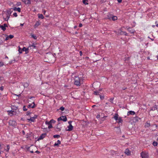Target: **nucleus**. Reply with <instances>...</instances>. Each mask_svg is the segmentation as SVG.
Here are the masks:
<instances>
[{
	"label": "nucleus",
	"mask_w": 158,
	"mask_h": 158,
	"mask_svg": "<svg viewBox=\"0 0 158 158\" xmlns=\"http://www.w3.org/2000/svg\"><path fill=\"white\" fill-rule=\"evenodd\" d=\"M6 27H7V25L6 24H4L3 25H0V28L3 31H5L6 30Z\"/></svg>",
	"instance_id": "9d476101"
},
{
	"label": "nucleus",
	"mask_w": 158,
	"mask_h": 158,
	"mask_svg": "<svg viewBox=\"0 0 158 158\" xmlns=\"http://www.w3.org/2000/svg\"><path fill=\"white\" fill-rule=\"evenodd\" d=\"M12 9H10L8 10L6 13H5V14H4L3 15V18L4 17V15H6V17L5 18H4V19L6 21H7L10 16V15L11 14L12 11L11 10Z\"/></svg>",
	"instance_id": "7ed1b4c3"
},
{
	"label": "nucleus",
	"mask_w": 158,
	"mask_h": 158,
	"mask_svg": "<svg viewBox=\"0 0 158 158\" xmlns=\"http://www.w3.org/2000/svg\"><path fill=\"white\" fill-rule=\"evenodd\" d=\"M156 26L158 27V23H157V24H156Z\"/></svg>",
	"instance_id": "0e129e2a"
},
{
	"label": "nucleus",
	"mask_w": 158,
	"mask_h": 158,
	"mask_svg": "<svg viewBox=\"0 0 158 158\" xmlns=\"http://www.w3.org/2000/svg\"><path fill=\"white\" fill-rule=\"evenodd\" d=\"M43 12L44 14H45L46 12V11L45 10H44L43 11Z\"/></svg>",
	"instance_id": "13d9d810"
},
{
	"label": "nucleus",
	"mask_w": 158,
	"mask_h": 158,
	"mask_svg": "<svg viewBox=\"0 0 158 158\" xmlns=\"http://www.w3.org/2000/svg\"><path fill=\"white\" fill-rule=\"evenodd\" d=\"M13 9L15 11H16L17 10L19 12H21V9L19 7H18L17 8L16 7H15L13 8Z\"/></svg>",
	"instance_id": "6ab92c4d"
},
{
	"label": "nucleus",
	"mask_w": 158,
	"mask_h": 158,
	"mask_svg": "<svg viewBox=\"0 0 158 158\" xmlns=\"http://www.w3.org/2000/svg\"><path fill=\"white\" fill-rule=\"evenodd\" d=\"M45 123H46V124H48V125H49L50 124H51L50 121H49V122H48V121H46V122H45Z\"/></svg>",
	"instance_id": "4c0bfd02"
},
{
	"label": "nucleus",
	"mask_w": 158,
	"mask_h": 158,
	"mask_svg": "<svg viewBox=\"0 0 158 158\" xmlns=\"http://www.w3.org/2000/svg\"><path fill=\"white\" fill-rule=\"evenodd\" d=\"M107 17H108V18L109 19H111L112 16H111V15H110V14H108L107 15Z\"/></svg>",
	"instance_id": "72a5a7b5"
},
{
	"label": "nucleus",
	"mask_w": 158,
	"mask_h": 158,
	"mask_svg": "<svg viewBox=\"0 0 158 158\" xmlns=\"http://www.w3.org/2000/svg\"><path fill=\"white\" fill-rule=\"evenodd\" d=\"M88 0H83L82 2L85 5H88V3H87Z\"/></svg>",
	"instance_id": "bb28decb"
},
{
	"label": "nucleus",
	"mask_w": 158,
	"mask_h": 158,
	"mask_svg": "<svg viewBox=\"0 0 158 158\" xmlns=\"http://www.w3.org/2000/svg\"><path fill=\"white\" fill-rule=\"evenodd\" d=\"M23 110L24 111H26L27 110V109L26 108V107L25 106H24L23 107Z\"/></svg>",
	"instance_id": "ea45409f"
},
{
	"label": "nucleus",
	"mask_w": 158,
	"mask_h": 158,
	"mask_svg": "<svg viewBox=\"0 0 158 158\" xmlns=\"http://www.w3.org/2000/svg\"><path fill=\"white\" fill-rule=\"evenodd\" d=\"M157 60H158V56H157Z\"/></svg>",
	"instance_id": "774afa93"
},
{
	"label": "nucleus",
	"mask_w": 158,
	"mask_h": 158,
	"mask_svg": "<svg viewBox=\"0 0 158 158\" xmlns=\"http://www.w3.org/2000/svg\"><path fill=\"white\" fill-rule=\"evenodd\" d=\"M21 5L20 2H18L17 3L16 5L18 6H20Z\"/></svg>",
	"instance_id": "c03bdc74"
},
{
	"label": "nucleus",
	"mask_w": 158,
	"mask_h": 158,
	"mask_svg": "<svg viewBox=\"0 0 158 158\" xmlns=\"http://www.w3.org/2000/svg\"><path fill=\"white\" fill-rule=\"evenodd\" d=\"M100 97L101 99L103 100L104 98V97L103 96H101V95H100Z\"/></svg>",
	"instance_id": "a18cd8bd"
},
{
	"label": "nucleus",
	"mask_w": 158,
	"mask_h": 158,
	"mask_svg": "<svg viewBox=\"0 0 158 158\" xmlns=\"http://www.w3.org/2000/svg\"><path fill=\"white\" fill-rule=\"evenodd\" d=\"M79 53H80V56H81L82 55V52L81 51H80V52Z\"/></svg>",
	"instance_id": "3c124183"
},
{
	"label": "nucleus",
	"mask_w": 158,
	"mask_h": 158,
	"mask_svg": "<svg viewBox=\"0 0 158 158\" xmlns=\"http://www.w3.org/2000/svg\"><path fill=\"white\" fill-rule=\"evenodd\" d=\"M118 34L121 35H127V34L125 31H122L121 29H120L118 30Z\"/></svg>",
	"instance_id": "423d86ee"
},
{
	"label": "nucleus",
	"mask_w": 158,
	"mask_h": 158,
	"mask_svg": "<svg viewBox=\"0 0 158 158\" xmlns=\"http://www.w3.org/2000/svg\"><path fill=\"white\" fill-rule=\"evenodd\" d=\"M38 15L39 18L41 19H43L44 18V16L42 14H39Z\"/></svg>",
	"instance_id": "393cba45"
},
{
	"label": "nucleus",
	"mask_w": 158,
	"mask_h": 158,
	"mask_svg": "<svg viewBox=\"0 0 158 158\" xmlns=\"http://www.w3.org/2000/svg\"><path fill=\"white\" fill-rule=\"evenodd\" d=\"M9 124L10 125L14 126L16 124V122L14 120H10L9 121Z\"/></svg>",
	"instance_id": "0eeeda50"
},
{
	"label": "nucleus",
	"mask_w": 158,
	"mask_h": 158,
	"mask_svg": "<svg viewBox=\"0 0 158 158\" xmlns=\"http://www.w3.org/2000/svg\"><path fill=\"white\" fill-rule=\"evenodd\" d=\"M152 27H155V26L154 25H153L152 26Z\"/></svg>",
	"instance_id": "69168bd1"
},
{
	"label": "nucleus",
	"mask_w": 158,
	"mask_h": 158,
	"mask_svg": "<svg viewBox=\"0 0 158 158\" xmlns=\"http://www.w3.org/2000/svg\"><path fill=\"white\" fill-rule=\"evenodd\" d=\"M22 49L20 48H19V51L20 53H22Z\"/></svg>",
	"instance_id": "79ce46f5"
},
{
	"label": "nucleus",
	"mask_w": 158,
	"mask_h": 158,
	"mask_svg": "<svg viewBox=\"0 0 158 158\" xmlns=\"http://www.w3.org/2000/svg\"><path fill=\"white\" fill-rule=\"evenodd\" d=\"M50 121L51 124L52 123H54L55 122V121L53 119H51Z\"/></svg>",
	"instance_id": "e433bc0d"
},
{
	"label": "nucleus",
	"mask_w": 158,
	"mask_h": 158,
	"mask_svg": "<svg viewBox=\"0 0 158 158\" xmlns=\"http://www.w3.org/2000/svg\"><path fill=\"white\" fill-rule=\"evenodd\" d=\"M64 109V108L63 106H61L60 107L59 109V110H61V111H63Z\"/></svg>",
	"instance_id": "f704fd0d"
},
{
	"label": "nucleus",
	"mask_w": 158,
	"mask_h": 158,
	"mask_svg": "<svg viewBox=\"0 0 158 158\" xmlns=\"http://www.w3.org/2000/svg\"><path fill=\"white\" fill-rule=\"evenodd\" d=\"M30 3H31L30 1L29 0H27V2L26 3L27 4H29Z\"/></svg>",
	"instance_id": "49530a36"
},
{
	"label": "nucleus",
	"mask_w": 158,
	"mask_h": 158,
	"mask_svg": "<svg viewBox=\"0 0 158 158\" xmlns=\"http://www.w3.org/2000/svg\"><path fill=\"white\" fill-rule=\"evenodd\" d=\"M30 114H31L30 113L27 112V115H29Z\"/></svg>",
	"instance_id": "5fc2aeb1"
},
{
	"label": "nucleus",
	"mask_w": 158,
	"mask_h": 158,
	"mask_svg": "<svg viewBox=\"0 0 158 158\" xmlns=\"http://www.w3.org/2000/svg\"><path fill=\"white\" fill-rule=\"evenodd\" d=\"M75 77L74 84L77 86H80L83 83V78L78 77Z\"/></svg>",
	"instance_id": "f257e3e1"
},
{
	"label": "nucleus",
	"mask_w": 158,
	"mask_h": 158,
	"mask_svg": "<svg viewBox=\"0 0 158 158\" xmlns=\"http://www.w3.org/2000/svg\"><path fill=\"white\" fill-rule=\"evenodd\" d=\"M60 143H61V142H60V141L59 140H58L57 141V143H55V144H54V146H59V144H60Z\"/></svg>",
	"instance_id": "4be33fe9"
},
{
	"label": "nucleus",
	"mask_w": 158,
	"mask_h": 158,
	"mask_svg": "<svg viewBox=\"0 0 158 158\" xmlns=\"http://www.w3.org/2000/svg\"><path fill=\"white\" fill-rule=\"evenodd\" d=\"M35 152L36 153H40V152L38 151H36Z\"/></svg>",
	"instance_id": "6e6d98bb"
},
{
	"label": "nucleus",
	"mask_w": 158,
	"mask_h": 158,
	"mask_svg": "<svg viewBox=\"0 0 158 158\" xmlns=\"http://www.w3.org/2000/svg\"><path fill=\"white\" fill-rule=\"evenodd\" d=\"M29 48H30V47H29L28 48H26V47H24L23 49H22V50L23 51H24L25 52H26V54H27V53H28L29 52V51H28V50L29 49Z\"/></svg>",
	"instance_id": "ddd939ff"
},
{
	"label": "nucleus",
	"mask_w": 158,
	"mask_h": 158,
	"mask_svg": "<svg viewBox=\"0 0 158 158\" xmlns=\"http://www.w3.org/2000/svg\"><path fill=\"white\" fill-rule=\"evenodd\" d=\"M20 25L21 26H23V24H22V23H21L20 24Z\"/></svg>",
	"instance_id": "bf43d9fd"
},
{
	"label": "nucleus",
	"mask_w": 158,
	"mask_h": 158,
	"mask_svg": "<svg viewBox=\"0 0 158 158\" xmlns=\"http://www.w3.org/2000/svg\"><path fill=\"white\" fill-rule=\"evenodd\" d=\"M114 119L117 121L118 123H122L123 122L122 118L121 117H118V115L117 114H115L114 117Z\"/></svg>",
	"instance_id": "f03ea898"
},
{
	"label": "nucleus",
	"mask_w": 158,
	"mask_h": 158,
	"mask_svg": "<svg viewBox=\"0 0 158 158\" xmlns=\"http://www.w3.org/2000/svg\"><path fill=\"white\" fill-rule=\"evenodd\" d=\"M77 26H75L74 27V28L75 29L77 28Z\"/></svg>",
	"instance_id": "052dcab7"
},
{
	"label": "nucleus",
	"mask_w": 158,
	"mask_h": 158,
	"mask_svg": "<svg viewBox=\"0 0 158 158\" xmlns=\"http://www.w3.org/2000/svg\"><path fill=\"white\" fill-rule=\"evenodd\" d=\"M10 149V146L9 145H7L6 146V149H5V146L4 145V150H6V152H9Z\"/></svg>",
	"instance_id": "412c9836"
},
{
	"label": "nucleus",
	"mask_w": 158,
	"mask_h": 158,
	"mask_svg": "<svg viewBox=\"0 0 158 158\" xmlns=\"http://www.w3.org/2000/svg\"><path fill=\"white\" fill-rule=\"evenodd\" d=\"M4 145L3 144H1L0 143V156H1V154L2 153V152H3L4 151H2V148L4 149Z\"/></svg>",
	"instance_id": "f8f14e48"
},
{
	"label": "nucleus",
	"mask_w": 158,
	"mask_h": 158,
	"mask_svg": "<svg viewBox=\"0 0 158 158\" xmlns=\"http://www.w3.org/2000/svg\"><path fill=\"white\" fill-rule=\"evenodd\" d=\"M135 113L134 111H130L128 112L127 115L129 116L130 114L133 115L135 114Z\"/></svg>",
	"instance_id": "aec40b11"
},
{
	"label": "nucleus",
	"mask_w": 158,
	"mask_h": 158,
	"mask_svg": "<svg viewBox=\"0 0 158 158\" xmlns=\"http://www.w3.org/2000/svg\"><path fill=\"white\" fill-rule=\"evenodd\" d=\"M99 92L98 91H94V94L96 95H99Z\"/></svg>",
	"instance_id": "c85d7f7f"
},
{
	"label": "nucleus",
	"mask_w": 158,
	"mask_h": 158,
	"mask_svg": "<svg viewBox=\"0 0 158 158\" xmlns=\"http://www.w3.org/2000/svg\"><path fill=\"white\" fill-rule=\"evenodd\" d=\"M30 152L31 153H33L34 152L32 150H31V151L30 150Z\"/></svg>",
	"instance_id": "4d7b16f0"
},
{
	"label": "nucleus",
	"mask_w": 158,
	"mask_h": 158,
	"mask_svg": "<svg viewBox=\"0 0 158 158\" xmlns=\"http://www.w3.org/2000/svg\"><path fill=\"white\" fill-rule=\"evenodd\" d=\"M150 125L149 123H148V122H147L145 123V127H149L150 126Z\"/></svg>",
	"instance_id": "cd10ccee"
},
{
	"label": "nucleus",
	"mask_w": 158,
	"mask_h": 158,
	"mask_svg": "<svg viewBox=\"0 0 158 158\" xmlns=\"http://www.w3.org/2000/svg\"><path fill=\"white\" fill-rule=\"evenodd\" d=\"M125 153L127 155H130L131 154L130 151L128 150V149H126L125 151Z\"/></svg>",
	"instance_id": "a211bd4d"
},
{
	"label": "nucleus",
	"mask_w": 158,
	"mask_h": 158,
	"mask_svg": "<svg viewBox=\"0 0 158 158\" xmlns=\"http://www.w3.org/2000/svg\"><path fill=\"white\" fill-rule=\"evenodd\" d=\"M82 24H81V23H80L79 25V27H82Z\"/></svg>",
	"instance_id": "09e8293b"
},
{
	"label": "nucleus",
	"mask_w": 158,
	"mask_h": 158,
	"mask_svg": "<svg viewBox=\"0 0 158 158\" xmlns=\"http://www.w3.org/2000/svg\"><path fill=\"white\" fill-rule=\"evenodd\" d=\"M153 145L154 146H156L157 145V143L156 142H154L153 143Z\"/></svg>",
	"instance_id": "473e14b6"
},
{
	"label": "nucleus",
	"mask_w": 158,
	"mask_h": 158,
	"mask_svg": "<svg viewBox=\"0 0 158 158\" xmlns=\"http://www.w3.org/2000/svg\"><path fill=\"white\" fill-rule=\"evenodd\" d=\"M13 15L15 17H16L17 16V13L16 12H15L13 14Z\"/></svg>",
	"instance_id": "37998d69"
},
{
	"label": "nucleus",
	"mask_w": 158,
	"mask_h": 158,
	"mask_svg": "<svg viewBox=\"0 0 158 158\" xmlns=\"http://www.w3.org/2000/svg\"><path fill=\"white\" fill-rule=\"evenodd\" d=\"M30 148V147H27V148H26V149H27V150H28V151H30V150H29V149Z\"/></svg>",
	"instance_id": "8fccbe9b"
},
{
	"label": "nucleus",
	"mask_w": 158,
	"mask_h": 158,
	"mask_svg": "<svg viewBox=\"0 0 158 158\" xmlns=\"http://www.w3.org/2000/svg\"><path fill=\"white\" fill-rule=\"evenodd\" d=\"M40 24V23L38 21H36L35 25L34 26L35 28L37 27Z\"/></svg>",
	"instance_id": "f3484780"
},
{
	"label": "nucleus",
	"mask_w": 158,
	"mask_h": 158,
	"mask_svg": "<svg viewBox=\"0 0 158 158\" xmlns=\"http://www.w3.org/2000/svg\"><path fill=\"white\" fill-rule=\"evenodd\" d=\"M117 1L119 3H121L122 1V0H117Z\"/></svg>",
	"instance_id": "864d4df0"
},
{
	"label": "nucleus",
	"mask_w": 158,
	"mask_h": 158,
	"mask_svg": "<svg viewBox=\"0 0 158 158\" xmlns=\"http://www.w3.org/2000/svg\"><path fill=\"white\" fill-rule=\"evenodd\" d=\"M33 97H30L29 98L30 99H31L32 98H33Z\"/></svg>",
	"instance_id": "e2e57ef3"
},
{
	"label": "nucleus",
	"mask_w": 158,
	"mask_h": 158,
	"mask_svg": "<svg viewBox=\"0 0 158 158\" xmlns=\"http://www.w3.org/2000/svg\"><path fill=\"white\" fill-rule=\"evenodd\" d=\"M58 120H62L64 122H65L67 120V118L65 116H62L58 118Z\"/></svg>",
	"instance_id": "39448f33"
},
{
	"label": "nucleus",
	"mask_w": 158,
	"mask_h": 158,
	"mask_svg": "<svg viewBox=\"0 0 158 158\" xmlns=\"http://www.w3.org/2000/svg\"><path fill=\"white\" fill-rule=\"evenodd\" d=\"M0 89L2 91L3 90V86H2L1 87H0Z\"/></svg>",
	"instance_id": "de8ad7c7"
},
{
	"label": "nucleus",
	"mask_w": 158,
	"mask_h": 158,
	"mask_svg": "<svg viewBox=\"0 0 158 158\" xmlns=\"http://www.w3.org/2000/svg\"><path fill=\"white\" fill-rule=\"evenodd\" d=\"M67 127L68 128V129L66 130V131H70L72 130L73 128V127L72 125H69Z\"/></svg>",
	"instance_id": "dca6fc26"
},
{
	"label": "nucleus",
	"mask_w": 158,
	"mask_h": 158,
	"mask_svg": "<svg viewBox=\"0 0 158 158\" xmlns=\"http://www.w3.org/2000/svg\"><path fill=\"white\" fill-rule=\"evenodd\" d=\"M141 155L142 158H148L149 155L147 152H142L141 154Z\"/></svg>",
	"instance_id": "20e7f679"
},
{
	"label": "nucleus",
	"mask_w": 158,
	"mask_h": 158,
	"mask_svg": "<svg viewBox=\"0 0 158 158\" xmlns=\"http://www.w3.org/2000/svg\"><path fill=\"white\" fill-rule=\"evenodd\" d=\"M157 111L158 112L157 108V106L155 105L154 106L151 107L150 108V111Z\"/></svg>",
	"instance_id": "2eb2a0df"
},
{
	"label": "nucleus",
	"mask_w": 158,
	"mask_h": 158,
	"mask_svg": "<svg viewBox=\"0 0 158 158\" xmlns=\"http://www.w3.org/2000/svg\"><path fill=\"white\" fill-rule=\"evenodd\" d=\"M51 57H52V58L54 57L52 55H51Z\"/></svg>",
	"instance_id": "680f3d73"
},
{
	"label": "nucleus",
	"mask_w": 158,
	"mask_h": 158,
	"mask_svg": "<svg viewBox=\"0 0 158 158\" xmlns=\"http://www.w3.org/2000/svg\"><path fill=\"white\" fill-rule=\"evenodd\" d=\"M72 121H69L68 122V123L69 124V125H72L71 124V123H72Z\"/></svg>",
	"instance_id": "603ef678"
},
{
	"label": "nucleus",
	"mask_w": 158,
	"mask_h": 158,
	"mask_svg": "<svg viewBox=\"0 0 158 158\" xmlns=\"http://www.w3.org/2000/svg\"><path fill=\"white\" fill-rule=\"evenodd\" d=\"M60 135H54L53 137L54 138H59L60 137Z\"/></svg>",
	"instance_id": "7c9ffc66"
},
{
	"label": "nucleus",
	"mask_w": 158,
	"mask_h": 158,
	"mask_svg": "<svg viewBox=\"0 0 158 158\" xmlns=\"http://www.w3.org/2000/svg\"><path fill=\"white\" fill-rule=\"evenodd\" d=\"M37 116L36 115H34L33 117L31 118H30L28 119L27 120L29 121H31V122H34L35 119L37 118Z\"/></svg>",
	"instance_id": "1a4fd4ad"
},
{
	"label": "nucleus",
	"mask_w": 158,
	"mask_h": 158,
	"mask_svg": "<svg viewBox=\"0 0 158 158\" xmlns=\"http://www.w3.org/2000/svg\"><path fill=\"white\" fill-rule=\"evenodd\" d=\"M14 37V35H9L8 37H7L6 39V40H7L8 39V38H9L10 39H12Z\"/></svg>",
	"instance_id": "b1692460"
},
{
	"label": "nucleus",
	"mask_w": 158,
	"mask_h": 158,
	"mask_svg": "<svg viewBox=\"0 0 158 158\" xmlns=\"http://www.w3.org/2000/svg\"><path fill=\"white\" fill-rule=\"evenodd\" d=\"M46 133H43L38 138V140H40L41 139H43L46 136Z\"/></svg>",
	"instance_id": "9b49d317"
},
{
	"label": "nucleus",
	"mask_w": 158,
	"mask_h": 158,
	"mask_svg": "<svg viewBox=\"0 0 158 158\" xmlns=\"http://www.w3.org/2000/svg\"><path fill=\"white\" fill-rule=\"evenodd\" d=\"M5 58H8V57L7 56H6V57H5Z\"/></svg>",
	"instance_id": "338daca9"
},
{
	"label": "nucleus",
	"mask_w": 158,
	"mask_h": 158,
	"mask_svg": "<svg viewBox=\"0 0 158 158\" xmlns=\"http://www.w3.org/2000/svg\"><path fill=\"white\" fill-rule=\"evenodd\" d=\"M126 29L128 30V31L130 32L131 33H133L134 31L133 30H130L131 28L130 27H126Z\"/></svg>",
	"instance_id": "a878e982"
},
{
	"label": "nucleus",
	"mask_w": 158,
	"mask_h": 158,
	"mask_svg": "<svg viewBox=\"0 0 158 158\" xmlns=\"http://www.w3.org/2000/svg\"><path fill=\"white\" fill-rule=\"evenodd\" d=\"M52 126L51 124H50L48 126V128L49 129L52 128Z\"/></svg>",
	"instance_id": "a19ab883"
},
{
	"label": "nucleus",
	"mask_w": 158,
	"mask_h": 158,
	"mask_svg": "<svg viewBox=\"0 0 158 158\" xmlns=\"http://www.w3.org/2000/svg\"><path fill=\"white\" fill-rule=\"evenodd\" d=\"M4 65V63L2 62H0V67L3 66Z\"/></svg>",
	"instance_id": "c9c22d12"
},
{
	"label": "nucleus",
	"mask_w": 158,
	"mask_h": 158,
	"mask_svg": "<svg viewBox=\"0 0 158 158\" xmlns=\"http://www.w3.org/2000/svg\"><path fill=\"white\" fill-rule=\"evenodd\" d=\"M111 19L113 21H115L117 19V17L115 16H112L111 17Z\"/></svg>",
	"instance_id": "5701e85b"
},
{
	"label": "nucleus",
	"mask_w": 158,
	"mask_h": 158,
	"mask_svg": "<svg viewBox=\"0 0 158 158\" xmlns=\"http://www.w3.org/2000/svg\"><path fill=\"white\" fill-rule=\"evenodd\" d=\"M32 104H33V105H32V104L29 105L27 106L28 108H34L36 106L35 105L34 103V102H32Z\"/></svg>",
	"instance_id": "4468645a"
},
{
	"label": "nucleus",
	"mask_w": 158,
	"mask_h": 158,
	"mask_svg": "<svg viewBox=\"0 0 158 158\" xmlns=\"http://www.w3.org/2000/svg\"><path fill=\"white\" fill-rule=\"evenodd\" d=\"M7 112H8V114L10 116H12L13 115H15L16 114V112L13 110L8 111Z\"/></svg>",
	"instance_id": "6e6552de"
},
{
	"label": "nucleus",
	"mask_w": 158,
	"mask_h": 158,
	"mask_svg": "<svg viewBox=\"0 0 158 158\" xmlns=\"http://www.w3.org/2000/svg\"><path fill=\"white\" fill-rule=\"evenodd\" d=\"M31 35V37H32L35 39H36L37 38V37L35 35Z\"/></svg>",
	"instance_id": "c756f323"
},
{
	"label": "nucleus",
	"mask_w": 158,
	"mask_h": 158,
	"mask_svg": "<svg viewBox=\"0 0 158 158\" xmlns=\"http://www.w3.org/2000/svg\"><path fill=\"white\" fill-rule=\"evenodd\" d=\"M113 99H114V98H110V100H109V101H110V102H111V103H113Z\"/></svg>",
	"instance_id": "58836bf2"
},
{
	"label": "nucleus",
	"mask_w": 158,
	"mask_h": 158,
	"mask_svg": "<svg viewBox=\"0 0 158 158\" xmlns=\"http://www.w3.org/2000/svg\"><path fill=\"white\" fill-rule=\"evenodd\" d=\"M30 48H31V47H32L33 48H35L36 47V46L35 45V44H32L30 46H29Z\"/></svg>",
	"instance_id": "2f4dec72"
}]
</instances>
